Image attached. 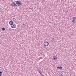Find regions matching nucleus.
Here are the masks:
<instances>
[{
  "instance_id": "nucleus-1",
  "label": "nucleus",
  "mask_w": 76,
  "mask_h": 76,
  "mask_svg": "<svg viewBox=\"0 0 76 76\" xmlns=\"http://www.w3.org/2000/svg\"><path fill=\"white\" fill-rule=\"evenodd\" d=\"M15 3L16 4H17V6H22V2H21V1H15Z\"/></svg>"
},
{
  "instance_id": "nucleus-11",
  "label": "nucleus",
  "mask_w": 76,
  "mask_h": 76,
  "mask_svg": "<svg viewBox=\"0 0 76 76\" xmlns=\"http://www.w3.org/2000/svg\"><path fill=\"white\" fill-rule=\"evenodd\" d=\"M3 73V72L0 71V76H1V74Z\"/></svg>"
},
{
  "instance_id": "nucleus-4",
  "label": "nucleus",
  "mask_w": 76,
  "mask_h": 76,
  "mask_svg": "<svg viewBox=\"0 0 76 76\" xmlns=\"http://www.w3.org/2000/svg\"><path fill=\"white\" fill-rule=\"evenodd\" d=\"M44 45H45V46H46V47H47V46H48V45H49V43H48V42H45L44 43Z\"/></svg>"
},
{
  "instance_id": "nucleus-7",
  "label": "nucleus",
  "mask_w": 76,
  "mask_h": 76,
  "mask_svg": "<svg viewBox=\"0 0 76 76\" xmlns=\"http://www.w3.org/2000/svg\"><path fill=\"white\" fill-rule=\"evenodd\" d=\"M9 24L10 25H12L13 24V21H10L9 22Z\"/></svg>"
},
{
  "instance_id": "nucleus-5",
  "label": "nucleus",
  "mask_w": 76,
  "mask_h": 76,
  "mask_svg": "<svg viewBox=\"0 0 76 76\" xmlns=\"http://www.w3.org/2000/svg\"><path fill=\"white\" fill-rule=\"evenodd\" d=\"M16 27V25L15 24L13 23L12 25V26H11V28H15Z\"/></svg>"
},
{
  "instance_id": "nucleus-6",
  "label": "nucleus",
  "mask_w": 76,
  "mask_h": 76,
  "mask_svg": "<svg viewBox=\"0 0 76 76\" xmlns=\"http://www.w3.org/2000/svg\"><path fill=\"white\" fill-rule=\"evenodd\" d=\"M53 58L54 60H56L57 59V57L56 56H54L53 57Z\"/></svg>"
},
{
  "instance_id": "nucleus-14",
  "label": "nucleus",
  "mask_w": 76,
  "mask_h": 76,
  "mask_svg": "<svg viewBox=\"0 0 76 76\" xmlns=\"http://www.w3.org/2000/svg\"><path fill=\"white\" fill-rule=\"evenodd\" d=\"M75 6H76V4H75Z\"/></svg>"
},
{
  "instance_id": "nucleus-3",
  "label": "nucleus",
  "mask_w": 76,
  "mask_h": 76,
  "mask_svg": "<svg viewBox=\"0 0 76 76\" xmlns=\"http://www.w3.org/2000/svg\"><path fill=\"white\" fill-rule=\"evenodd\" d=\"M11 5H12L13 7H16V6H17V5L14 2H12L11 4H10Z\"/></svg>"
},
{
  "instance_id": "nucleus-2",
  "label": "nucleus",
  "mask_w": 76,
  "mask_h": 76,
  "mask_svg": "<svg viewBox=\"0 0 76 76\" xmlns=\"http://www.w3.org/2000/svg\"><path fill=\"white\" fill-rule=\"evenodd\" d=\"M73 20H72V22L73 24L75 23H76V17H73L72 18Z\"/></svg>"
},
{
  "instance_id": "nucleus-10",
  "label": "nucleus",
  "mask_w": 76,
  "mask_h": 76,
  "mask_svg": "<svg viewBox=\"0 0 76 76\" xmlns=\"http://www.w3.org/2000/svg\"><path fill=\"white\" fill-rule=\"evenodd\" d=\"M1 30H2V31H4L5 30V28H1Z\"/></svg>"
},
{
  "instance_id": "nucleus-13",
  "label": "nucleus",
  "mask_w": 76,
  "mask_h": 76,
  "mask_svg": "<svg viewBox=\"0 0 76 76\" xmlns=\"http://www.w3.org/2000/svg\"><path fill=\"white\" fill-rule=\"evenodd\" d=\"M62 76V75H59V76Z\"/></svg>"
},
{
  "instance_id": "nucleus-9",
  "label": "nucleus",
  "mask_w": 76,
  "mask_h": 76,
  "mask_svg": "<svg viewBox=\"0 0 76 76\" xmlns=\"http://www.w3.org/2000/svg\"><path fill=\"white\" fill-rule=\"evenodd\" d=\"M39 73V74H40V75H41L42 74V72H41V71H40V70H39L38 71Z\"/></svg>"
},
{
  "instance_id": "nucleus-12",
  "label": "nucleus",
  "mask_w": 76,
  "mask_h": 76,
  "mask_svg": "<svg viewBox=\"0 0 76 76\" xmlns=\"http://www.w3.org/2000/svg\"><path fill=\"white\" fill-rule=\"evenodd\" d=\"M54 38H51V39H53V40H54Z\"/></svg>"
},
{
  "instance_id": "nucleus-8",
  "label": "nucleus",
  "mask_w": 76,
  "mask_h": 76,
  "mask_svg": "<svg viewBox=\"0 0 76 76\" xmlns=\"http://www.w3.org/2000/svg\"><path fill=\"white\" fill-rule=\"evenodd\" d=\"M57 69H63V67L61 66H58L57 67Z\"/></svg>"
}]
</instances>
